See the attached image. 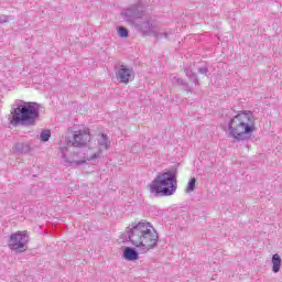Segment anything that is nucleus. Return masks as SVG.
Here are the masks:
<instances>
[{"label":"nucleus","mask_w":282,"mask_h":282,"mask_svg":"<svg viewBox=\"0 0 282 282\" xmlns=\"http://www.w3.org/2000/svg\"><path fill=\"white\" fill-rule=\"evenodd\" d=\"M128 240L132 246L139 248L141 254H147L149 250L158 248V242L160 241V236L158 231L148 221H140L137 225H132L127 230Z\"/></svg>","instance_id":"obj_1"},{"label":"nucleus","mask_w":282,"mask_h":282,"mask_svg":"<svg viewBox=\"0 0 282 282\" xmlns=\"http://www.w3.org/2000/svg\"><path fill=\"white\" fill-rule=\"evenodd\" d=\"M254 126V115L252 111H242L234 116L227 123L225 133L227 138H231L235 142H247L252 138Z\"/></svg>","instance_id":"obj_2"},{"label":"nucleus","mask_w":282,"mask_h":282,"mask_svg":"<svg viewBox=\"0 0 282 282\" xmlns=\"http://www.w3.org/2000/svg\"><path fill=\"white\" fill-rule=\"evenodd\" d=\"M177 170H170L158 175L150 185L152 195H164L169 197L177 191Z\"/></svg>","instance_id":"obj_3"},{"label":"nucleus","mask_w":282,"mask_h":282,"mask_svg":"<svg viewBox=\"0 0 282 282\" xmlns=\"http://www.w3.org/2000/svg\"><path fill=\"white\" fill-rule=\"evenodd\" d=\"M69 148H61L62 159L64 164L68 166H82L83 164H88V162H94V160H100L102 154L99 152L98 147H85L77 152V156L80 160H75L74 156L67 154Z\"/></svg>","instance_id":"obj_4"},{"label":"nucleus","mask_w":282,"mask_h":282,"mask_svg":"<svg viewBox=\"0 0 282 282\" xmlns=\"http://www.w3.org/2000/svg\"><path fill=\"white\" fill-rule=\"evenodd\" d=\"M35 118H39V108L17 107L9 116V124H11V127H19V124H34Z\"/></svg>","instance_id":"obj_5"},{"label":"nucleus","mask_w":282,"mask_h":282,"mask_svg":"<svg viewBox=\"0 0 282 282\" xmlns=\"http://www.w3.org/2000/svg\"><path fill=\"white\" fill-rule=\"evenodd\" d=\"M73 131V138L66 139L67 147H63V149H68L67 155L69 153H76L74 149H78L80 147H87V142L91 140V134L89 133V128L85 126H79L77 130Z\"/></svg>","instance_id":"obj_6"},{"label":"nucleus","mask_w":282,"mask_h":282,"mask_svg":"<svg viewBox=\"0 0 282 282\" xmlns=\"http://www.w3.org/2000/svg\"><path fill=\"white\" fill-rule=\"evenodd\" d=\"M9 248L14 252H25L28 250V236L21 231L12 234L9 238Z\"/></svg>","instance_id":"obj_7"},{"label":"nucleus","mask_w":282,"mask_h":282,"mask_svg":"<svg viewBox=\"0 0 282 282\" xmlns=\"http://www.w3.org/2000/svg\"><path fill=\"white\" fill-rule=\"evenodd\" d=\"M131 76H133V69L121 66L120 69L116 73V78L118 82L128 85L129 80H131Z\"/></svg>","instance_id":"obj_8"},{"label":"nucleus","mask_w":282,"mask_h":282,"mask_svg":"<svg viewBox=\"0 0 282 282\" xmlns=\"http://www.w3.org/2000/svg\"><path fill=\"white\" fill-rule=\"evenodd\" d=\"M97 150H99L100 154L105 153V151H109L111 149V141H109V137L107 134L101 133L97 141Z\"/></svg>","instance_id":"obj_9"},{"label":"nucleus","mask_w":282,"mask_h":282,"mask_svg":"<svg viewBox=\"0 0 282 282\" xmlns=\"http://www.w3.org/2000/svg\"><path fill=\"white\" fill-rule=\"evenodd\" d=\"M123 259H126V261H138L139 259V253L135 249L131 248V247H127L123 250Z\"/></svg>","instance_id":"obj_10"},{"label":"nucleus","mask_w":282,"mask_h":282,"mask_svg":"<svg viewBox=\"0 0 282 282\" xmlns=\"http://www.w3.org/2000/svg\"><path fill=\"white\" fill-rule=\"evenodd\" d=\"M271 263H272V272H274L275 274L279 273L281 271V263H282L281 256H279L278 253H274L272 256Z\"/></svg>","instance_id":"obj_11"},{"label":"nucleus","mask_w":282,"mask_h":282,"mask_svg":"<svg viewBox=\"0 0 282 282\" xmlns=\"http://www.w3.org/2000/svg\"><path fill=\"white\" fill-rule=\"evenodd\" d=\"M14 151L15 153H30V151H32V148L29 145V143H17L14 145Z\"/></svg>","instance_id":"obj_12"},{"label":"nucleus","mask_w":282,"mask_h":282,"mask_svg":"<svg viewBox=\"0 0 282 282\" xmlns=\"http://www.w3.org/2000/svg\"><path fill=\"white\" fill-rule=\"evenodd\" d=\"M50 138H52V131L43 130L40 134L41 142H50Z\"/></svg>","instance_id":"obj_13"},{"label":"nucleus","mask_w":282,"mask_h":282,"mask_svg":"<svg viewBox=\"0 0 282 282\" xmlns=\"http://www.w3.org/2000/svg\"><path fill=\"white\" fill-rule=\"evenodd\" d=\"M196 184H197V178L192 177L187 183L186 193H193V191H195Z\"/></svg>","instance_id":"obj_14"},{"label":"nucleus","mask_w":282,"mask_h":282,"mask_svg":"<svg viewBox=\"0 0 282 282\" xmlns=\"http://www.w3.org/2000/svg\"><path fill=\"white\" fill-rule=\"evenodd\" d=\"M119 36H121V39H127V36H129V31H127V29L124 28H119Z\"/></svg>","instance_id":"obj_15"}]
</instances>
